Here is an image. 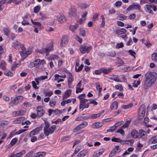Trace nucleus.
<instances>
[{"label": "nucleus", "mask_w": 157, "mask_h": 157, "mask_svg": "<svg viewBox=\"0 0 157 157\" xmlns=\"http://www.w3.org/2000/svg\"><path fill=\"white\" fill-rule=\"evenodd\" d=\"M15 116H22L25 114V112L24 110L17 111L14 112Z\"/></svg>", "instance_id": "obj_27"}, {"label": "nucleus", "mask_w": 157, "mask_h": 157, "mask_svg": "<svg viewBox=\"0 0 157 157\" xmlns=\"http://www.w3.org/2000/svg\"><path fill=\"white\" fill-rule=\"evenodd\" d=\"M46 64V62L44 59L40 60L39 59H35L33 62L30 63V65L32 67L40 66L41 65H44Z\"/></svg>", "instance_id": "obj_5"}, {"label": "nucleus", "mask_w": 157, "mask_h": 157, "mask_svg": "<svg viewBox=\"0 0 157 157\" xmlns=\"http://www.w3.org/2000/svg\"><path fill=\"white\" fill-rule=\"evenodd\" d=\"M88 123L86 121H84L82 123L77 126L73 130L74 132H76L86 127L88 125Z\"/></svg>", "instance_id": "obj_8"}, {"label": "nucleus", "mask_w": 157, "mask_h": 157, "mask_svg": "<svg viewBox=\"0 0 157 157\" xmlns=\"http://www.w3.org/2000/svg\"><path fill=\"white\" fill-rule=\"evenodd\" d=\"M117 63L121 65H122L124 64V62L120 58H117Z\"/></svg>", "instance_id": "obj_55"}, {"label": "nucleus", "mask_w": 157, "mask_h": 157, "mask_svg": "<svg viewBox=\"0 0 157 157\" xmlns=\"http://www.w3.org/2000/svg\"><path fill=\"white\" fill-rule=\"evenodd\" d=\"M22 46H24L23 45L21 44V43L18 41H16L13 43L12 46L14 48L18 49L20 48H21Z\"/></svg>", "instance_id": "obj_17"}, {"label": "nucleus", "mask_w": 157, "mask_h": 157, "mask_svg": "<svg viewBox=\"0 0 157 157\" xmlns=\"http://www.w3.org/2000/svg\"><path fill=\"white\" fill-rule=\"evenodd\" d=\"M81 150V149L80 148V147H77L75 149V150L74 151V153H73V155H72L71 157H73V156H74V155H75L80 150Z\"/></svg>", "instance_id": "obj_44"}, {"label": "nucleus", "mask_w": 157, "mask_h": 157, "mask_svg": "<svg viewBox=\"0 0 157 157\" xmlns=\"http://www.w3.org/2000/svg\"><path fill=\"white\" fill-rule=\"evenodd\" d=\"M45 126L44 128V133L45 136H48L50 134H52L56 129V126L53 125L50 127L49 123L46 120H44Z\"/></svg>", "instance_id": "obj_1"}, {"label": "nucleus", "mask_w": 157, "mask_h": 157, "mask_svg": "<svg viewBox=\"0 0 157 157\" xmlns=\"http://www.w3.org/2000/svg\"><path fill=\"white\" fill-rule=\"evenodd\" d=\"M87 152V150L84 149L80 151L77 156L78 157H84Z\"/></svg>", "instance_id": "obj_23"}, {"label": "nucleus", "mask_w": 157, "mask_h": 157, "mask_svg": "<svg viewBox=\"0 0 157 157\" xmlns=\"http://www.w3.org/2000/svg\"><path fill=\"white\" fill-rule=\"evenodd\" d=\"M117 17L118 19L120 20H126L127 19V17L122 14H120L118 15Z\"/></svg>", "instance_id": "obj_32"}, {"label": "nucleus", "mask_w": 157, "mask_h": 157, "mask_svg": "<svg viewBox=\"0 0 157 157\" xmlns=\"http://www.w3.org/2000/svg\"><path fill=\"white\" fill-rule=\"evenodd\" d=\"M118 127V125H117V123H115V124L111 127L109 129H108L107 130V132H113L116 128Z\"/></svg>", "instance_id": "obj_29"}, {"label": "nucleus", "mask_w": 157, "mask_h": 157, "mask_svg": "<svg viewBox=\"0 0 157 157\" xmlns=\"http://www.w3.org/2000/svg\"><path fill=\"white\" fill-rule=\"evenodd\" d=\"M24 118V117H19L15 120L14 121L16 122V123L19 124L20 123L21 121Z\"/></svg>", "instance_id": "obj_45"}, {"label": "nucleus", "mask_w": 157, "mask_h": 157, "mask_svg": "<svg viewBox=\"0 0 157 157\" xmlns=\"http://www.w3.org/2000/svg\"><path fill=\"white\" fill-rule=\"evenodd\" d=\"M154 83L146 79L143 86L144 88L146 89H148Z\"/></svg>", "instance_id": "obj_16"}, {"label": "nucleus", "mask_w": 157, "mask_h": 157, "mask_svg": "<svg viewBox=\"0 0 157 157\" xmlns=\"http://www.w3.org/2000/svg\"><path fill=\"white\" fill-rule=\"evenodd\" d=\"M145 113V106L144 105L142 104L140 107L139 109V114L138 116L139 120L142 119L144 116Z\"/></svg>", "instance_id": "obj_7"}, {"label": "nucleus", "mask_w": 157, "mask_h": 157, "mask_svg": "<svg viewBox=\"0 0 157 157\" xmlns=\"http://www.w3.org/2000/svg\"><path fill=\"white\" fill-rule=\"evenodd\" d=\"M68 82H72L74 80L73 77L71 72H69L68 75Z\"/></svg>", "instance_id": "obj_34"}, {"label": "nucleus", "mask_w": 157, "mask_h": 157, "mask_svg": "<svg viewBox=\"0 0 157 157\" xmlns=\"http://www.w3.org/2000/svg\"><path fill=\"white\" fill-rule=\"evenodd\" d=\"M79 33L83 37H85L86 36L85 31L83 29H80Z\"/></svg>", "instance_id": "obj_48"}, {"label": "nucleus", "mask_w": 157, "mask_h": 157, "mask_svg": "<svg viewBox=\"0 0 157 157\" xmlns=\"http://www.w3.org/2000/svg\"><path fill=\"white\" fill-rule=\"evenodd\" d=\"M53 49V44H48L46 46V48L45 49L42 48L39 50V53L41 54H43L45 53L46 55L48 56V53L51 51H52Z\"/></svg>", "instance_id": "obj_3"}, {"label": "nucleus", "mask_w": 157, "mask_h": 157, "mask_svg": "<svg viewBox=\"0 0 157 157\" xmlns=\"http://www.w3.org/2000/svg\"><path fill=\"white\" fill-rule=\"evenodd\" d=\"M26 151L25 150H22L21 151L15 154L14 153L8 156V157H21L23 155L25 154Z\"/></svg>", "instance_id": "obj_11"}, {"label": "nucleus", "mask_w": 157, "mask_h": 157, "mask_svg": "<svg viewBox=\"0 0 157 157\" xmlns=\"http://www.w3.org/2000/svg\"><path fill=\"white\" fill-rule=\"evenodd\" d=\"M146 79L154 82L156 80L157 75L155 72L148 71L145 75Z\"/></svg>", "instance_id": "obj_2"}, {"label": "nucleus", "mask_w": 157, "mask_h": 157, "mask_svg": "<svg viewBox=\"0 0 157 157\" xmlns=\"http://www.w3.org/2000/svg\"><path fill=\"white\" fill-rule=\"evenodd\" d=\"M157 57V53L154 52L152 55L151 59L154 61H156V58Z\"/></svg>", "instance_id": "obj_49"}, {"label": "nucleus", "mask_w": 157, "mask_h": 157, "mask_svg": "<svg viewBox=\"0 0 157 157\" xmlns=\"http://www.w3.org/2000/svg\"><path fill=\"white\" fill-rule=\"evenodd\" d=\"M37 108V116L38 117H40L44 115L45 112V111L41 106H38Z\"/></svg>", "instance_id": "obj_13"}, {"label": "nucleus", "mask_w": 157, "mask_h": 157, "mask_svg": "<svg viewBox=\"0 0 157 157\" xmlns=\"http://www.w3.org/2000/svg\"><path fill=\"white\" fill-rule=\"evenodd\" d=\"M102 72V71L101 70V68L99 70H96L94 71L95 74L97 75H101Z\"/></svg>", "instance_id": "obj_57"}, {"label": "nucleus", "mask_w": 157, "mask_h": 157, "mask_svg": "<svg viewBox=\"0 0 157 157\" xmlns=\"http://www.w3.org/2000/svg\"><path fill=\"white\" fill-rule=\"evenodd\" d=\"M6 62L4 61H2L1 62L0 67L3 70H5L6 69Z\"/></svg>", "instance_id": "obj_41"}, {"label": "nucleus", "mask_w": 157, "mask_h": 157, "mask_svg": "<svg viewBox=\"0 0 157 157\" xmlns=\"http://www.w3.org/2000/svg\"><path fill=\"white\" fill-rule=\"evenodd\" d=\"M140 6L138 4L136 3H133L132 5H130L127 8V10L129 11L132 9H136L140 10Z\"/></svg>", "instance_id": "obj_14"}, {"label": "nucleus", "mask_w": 157, "mask_h": 157, "mask_svg": "<svg viewBox=\"0 0 157 157\" xmlns=\"http://www.w3.org/2000/svg\"><path fill=\"white\" fill-rule=\"evenodd\" d=\"M4 74L7 76L12 77L13 75V74L11 71L9 70H7L4 72Z\"/></svg>", "instance_id": "obj_37"}, {"label": "nucleus", "mask_w": 157, "mask_h": 157, "mask_svg": "<svg viewBox=\"0 0 157 157\" xmlns=\"http://www.w3.org/2000/svg\"><path fill=\"white\" fill-rule=\"evenodd\" d=\"M40 19L42 20H44L46 17V15L45 14L42 13L41 12L40 13Z\"/></svg>", "instance_id": "obj_59"}, {"label": "nucleus", "mask_w": 157, "mask_h": 157, "mask_svg": "<svg viewBox=\"0 0 157 157\" xmlns=\"http://www.w3.org/2000/svg\"><path fill=\"white\" fill-rule=\"evenodd\" d=\"M33 154V151H31L29 152L25 157H34L32 156Z\"/></svg>", "instance_id": "obj_63"}, {"label": "nucleus", "mask_w": 157, "mask_h": 157, "mask_svg": "<svg viewBox=\"0 0 157 157\" xmlns=\"http://www.w3.org/2000/svg\"><path fill=\"white\" fill-rule=\"evenodd\" d=\"M118 103L117 101H114L110 105V109L112 110H115L117 108Z\"/></svg>", "instance_id": "obj_25"}, {"label": "nucleus", "mask_w": 157, "mask_h": 157, "mask_svg": "<svg viewBox=\"0 0 157 157\" xmlns=\"http://www.w3.org/2000/svg\"><path fill=\"white\" fill-rule=\"evenodd\" d=\"M116 132L117 133H120L122 135H124V132L122 128H121L119 129H118Z\"/></svg>", "instance_id": "obj_51"}, {"label": "nucleus", "mask_w": 157, "mask_h": 157, "mask_svg": "<svg viewBox=\"0 0 157 157\" xmlns=\"http://www.w3.org/2000/svg\"><path fill=\"white\" fill-rule=\"evenodd\" d=\"M68 42V37L67 36L64 35L62 38L60 46L61 47H64L66 45Z\"/></svg>", "instance_id": "obj_12"}, {"label": "nucleus", "mask_w": 157, "mask_h": 157, "mask_svg": "<svg viewBox=\"0 0 157 157\" xmlns=\"http://www.w3.org/2000/svg\"><path fill=\"white\" fill-rule=\"evenodd\" d=\"M126 30L123 28H122L120 29L117 30L115 32V33L117 35L122 34L126 33Z\"/></svg>", "instance_id": "obj_26"}, {"label": "nucleus", "mask_w": 157, "mask_h": 157, "mask_svg": "<svg viewBox=\"0 0 157 157\" xmlns=\"http://www.w3.org/2000/svg\"><path fill=\"white\" fill-rule=\"evenodd\" d=\"M122 2L121 1H117L115 3V6L116 7H119L122 5Z\"/></svg>", "instance_id": "obj_52"}, {"label": "nucleus", "mask_w": 157, "mask_h": 157, "mask_svg": "<svg viewBox=\"0 0 157 157\" xmlns=\"http://www.w3.org/2000/svg\"><path fill=\"white\" fill-rule=\"evenodd\" d=\"M113 69V68H109L107 69H105V68H101V70L102 71V72L105 74H108L109 73L111 72L112 70Z\"/></svg>", "instance_id": "obj_22"}, {"label": "nucleus", "mask_w": 157, "mask_h": 157, "mask_svg": "<svg viewBox=\"0 0 157 157\" xmlns=\"http://www.w3.org/2000/svg\"><path fill=\"white\" fill-rule=\"evenodd\" d=\"M84 67V65L81 64L80 66L79 65V62L76 61L75 62V70L76 72H78L81 71Z\"/></svg>", "instance_id": "obj_18"}, {"label": "nucleus", "mask_w": 157, "mask_h": 157, "mask_svg": "<svg viewBox=\"0 0 157 157\" xmlns=\"http://www.w3.org/2000/svg\"><path fill=\"white\" fill-rule=\"evenodd\" d=\"M17 138H14L10 142V144L11 145H14L17 142Z\"/></svg>", "instance_id": "obj_47"}, {"label": "nucleus", "mask_w": 157, "mask_h": 157, "mask_svg": "<svg viewBox=\"0 0 157 157\" xmlns=\"http://www.w3.org/2000/svg\"><path fill=\"white\" fill-rule=\"evenodd\" d=\"M46 154L45 151L40 152L36 153L34 157H44Z\"/></svg>", "instance_id": "obj_31"}, {"label": "nucleus", "mask_w": 157, "mask_h": 157, "mask_svg": "<svg viewBox=\"0 0 157 157\" xmlns=\"http://www.w3.org/2000/svg\"><path fill=\"white\" fill-rule=\"evenodd\" d=\"M76 14V10L75 8H71L70 10L69 13V16L70 17H75Z\"/></svg>", "instance_id": "obj_19"}, {"label": "nucleus", "mask_w": 157, "mask_h": 157, "mask_svg": "<svg viewBox=\"0 0 157 157\" xmlns=\"http://www.w3.org/2000/svg\"><path fill=\"white\" fill-rule=\"evenodd\" d=\"M115 87L116 89L120 91H121L123 90V87L121 84L116 85L115 86Z\"/></svg>", "instance_id": "obj_39"}, {"label": "nucleus", "mask_w": 157, "mask_h": 157, "mask_svg": "<svg viewBox=\"0 0 157 157\" xmlns=\"http://www.w3.org/2000/svg\"><path fill=\"white\" fill-rule=\"evenodd\" d=\"M22 46L21 48L22 51L20 52V55L23 59H24L27 57L26 51L24 46Z\"/></svg>", "instance_id": "obj_15"}, {"label": "nucleus", "mask_w": 157, "mask_h": 157, "mask_svg": "<svg viewBox=\"0 0 157 157\" xmlns=\"http://www.w3.org/2000/svg\"><path fill=\"white\" fill-rule=\"evenodd\" d=\"M16 100L17 99L15 98L14 99L11 101L10 103V105L12 106L13 107L16 106L18 104Z\"/></svg>", "instance_id": "obj_38"}, {"label": "nucleus", "mask_w": 157, "mask_h": 157, "mask_svg": "<svg viewBox=\"0 0 157 157\" xmlns=\"http://www.w3.org/2000/svg\"><path fill=\"white\" fill-rule=\"evenodd\" d=\"M117 153L115 151H114L113 149L109 153V157H113V156L116 155Z\"/></svg>", "instance_id": "obj_50"}, {"label": "nucleus", "mask_w": 157, "mask_h": 157, "mask_svg": "<svg viewBox=\"0 0 157 157\" xmlns=\"http://www.w3.org/2000/svg\"><path fill=\"white\" fill-rule=\"evenodd\" d=\"M157 143V139L155 136L151 137L149 140V144H155Z\"/></svg>", "instance_id": "obj_24"}, {"label": "nucleus", "mask_w": 157, "mask_h": 157, "mask_svg": "<svg viewBox=\"0 0 157 157\" xmlns=\"http://www.w3.org/2000/svg\"><path fill=\"white\" fill-rule=\"evenodd\" d=\"M133 106V104L132 103L130 104L127 105H124L122 106L123 109H128Z\"/></svg>", "instance_id": "obj_40"}, {"label": "nucleus", "mask_w": 157, "mask_h": 157, "mask_svg": "<svg viewBox=\"0 0 157 157\" xmlns=\"http://www.w3.org/2000/svg\"><path fill=\"white\" fill-rule=\"evenodd\" d=\"M128 53L131 56H133L134 58H136L135 55H136V54L135 52L131 50H129L128 51Z\"/></svg>", "instance_id": "obj_54"}, {"label": "nucleus", "mask_w": 157, "mask_h": 157, "mask_svg": "<svg viewBox=\"0 0 157 157\" xmlns=\"http://www.w3.org/2000/svg\"><path fill=\"white\" fill-rule=\"evenodd\" d=\"M121 139L119 138H112L111 140L113 142H120Z\"/></svg>", "instance_id": "obj_56"}, {"label": "nucleus", "mask_w": 157, "mask_h": 157, "mask_svg": "<svg viewBox=\"0 0 157 157\" xmlns=\"http://www.w3.org/2000/svg\"><path fill=\"white\" fill-rule=\"evenodd\" d=\"M56 101L52 100H50L49 101V104L51 107H53L56 104Z\"/></svg>", "instance_id": "obj_60"}, {"label": "nucleus", "mask_w": 157, "mask_h": 157, "mask_svg": "<svg viewBox=\"0 0 157 157\" xmlns=\"http://www.w3.org/2000/svg\"><path fill=\"white\" fill-rule=\"evenodd\" d=\"M42 127H38L32 130L29 134V137H31L33 136L36 135L39 133V132L42 130Z\"/></svg>", "instance_id": "obj_10"}, {"label": "nucleus", "mask_w": 157, "mask_h": 157, "mask_svg": "<svg viewBox=\"0 0 157 157\" xmlns=\"http://www.w3.org/2000/svg\"><path fill=\"white\" fill-rule=\"evenodd\" d=\"M16 129H15L13 131L11 132L9 135V136L8 138V139H10L14 135H16Z\"/></svg>", "instance_id": "obj_46"}, {"label": "nucleus", "mask_w": 157, "mask_h": 157, "mask_svg": "<svg viewBox=\"0 0 157 157\" xmlns=\"http://www.w3.org/2000/svg\"><path fill=\"white\" fill-rule=\"evenodd\" d=\"M86 97V95L85 94H83L80 95L78 96V98H79L80 100H81L83 99L84 98Z\"/></svg>", "instance_id": "obj_62"}, {"label": "nucleus", "mask_w": 157, "mask_h": 157, "mask_svg": "<svg viewBox=\"0 0 157 157\" xmlns=\"http://www.w3.org/2000/svg\"><path fill=\"white\" fill-rule=\"evenodd\" d=\"M40 7L39 6H36L34 8V13H37L40 10Z\"/></svg>", "instance_id": "obj_53"}, {"label": "nucleus", "mask_w": 157, "mask_h": 157, "mask_svg": "<svg viewBox=\"0 0 157 157\" xmlns=\"http://www.w3.org/2000/svg\"><path fill=\"white\" fill-rule=\"evenodd\" d=\"M92 49V46H86L85 45H81L79 48V50L80 52L82 54L85 53H89Z\"/></svg>", "instance_id": "obj_6"}, {"label": "nucleus", "mask_w": 157, "mask_h": 157, "mask_svg": "<svg viewBox=\"0 0 157 157\" xmlns=\"http://www.w3.org/2000/svg\"><path fill=\"white\" fill-rule=\"evenodd\" d=\"M146 133L145 131L142 129L140 130L138 136V137L137 138L142 139L143 140H145L147 137V135L146 134Z\"/></svg>", "instance_id": "obj_9"}, {"label": "nucleus", "mask_w": 157, "mask_h": 157, "mask_svg": "<svg viewBox=\"0 0 157 157\" xmlns=\"http://www.w3.org/2000/svg\"><path fill=\"white\" fill-rule=\"evenodd\" d=\"M101 17L102 19V22L100 26L101 27H104L105 25V19L103 15L101 16Z\"/></svg>", "instance_id": "obj_42"}, {"label": "nucleus", "mask_w": 157, "mask_h": 157, "mask_svg": "<svg viewBox=\"0 0 157 157\" xmlns=\"http://www.w3.org/2000/svg\"><path fill=\"white\" fill-rule=\"evenodd\" d=\"M10 122L8 121L2 120L0 121V128H3L5 126L8 125Z\"/></svg>", "instance_id": "obj_21"}, {"label": "nucleus", "mask_w": 157, "mask_h": 157, "mask_svg": "<svg viewBox=\"0 0 157 157\" xmlns=\"http://www.w3.org/2000/svg\"><path fill=\"white\" fill-rule=\"evenodd\" d=\"M93 128H100L102 126V123L101 122H96L93 124Z\"/></svg>", "instance_id": "obj_33"}, {"label": "nucleus", "mask_w": 157, "mask_h": 157, "mask_svg": "<svg viewBox=\"0 0 157 157\" xmlns=\"http://www.w3.org/2000/svg\"><path fill=\"white\" fill-rule=\"evenodd\" d=\"M57 20L61 23H63L66 21V19L65 17L62 15L57 17Z\"/></svg>", "instance_id": "obj_28"}, {"label": "nucleus", "mask_w": 157, "mask_h": 157, "mask_svg": "<svg viewBox=\"0 0 157 157\" xmlns=\"http://www.w3.org/2000/svg\"><path fill=\"white\" fill-rule=\"evenodd\" d=\"M131 134L132 137L134 138L137 139L138 137V132L135 129H133L132 130Z\"/></svg>", "instance_id": "obj_20"}, {"label": "nucleus", "mask_w": 157, "mask_h": 157, "mask_svg": "<svg viewBox=\"0 0 157 157\" xmlns=\"http://www.w3.org/2000/svg\"><path fill=\"white\" fill-rule=\"evenodd\" d=\"M78 26V25L77 26L74 25H71L69 27V29L72 32H74L75 30L77 28Z\"/></svg>", "instance_id": "obj_43"}, {"label": "nucleus", "mask_w": 157, "mask_h": 157, "mask_svg": "<svg viewBox=\"0 0 157 157\" xmlns=\"http://www.w3.org/2000/svg\"><path fill=\"white\" fill-rule=\"evenodd\" d=\"M31 22L34 25L33 27L34 28V32L36 33H38V30L43 29L44 28L43 26L41 23L39 22H34L31 19Z\"/></svg>", "instance_id": "obj_4"}, {"label": "nucleus", "mask_w": 157, "mask_h": 157, "mask_svg": "<svg viewBox=\"0 0 157 157\" xmlns=\"http://www.w3.org/2000/svg\"><path fill=\"white\" fill-rule=\"evenodd\" d=\"M53 94L52 91H50L49 92H46L44 93V94L46 96H51Z\"/></svg>", "instance_id": "obj_61"}, {"label": "nucleus", "mask_w": 157, "mask_h": 157, "mask_svg": "<svg viewBox=\"0 0 157 157\" xmlns=\"http://www.w3.org/2000/svg\"><path fill=\"white\" fill-rule=\"evenodd\" d=\"M98 14L97 13H95L93 16V20L94 21H95L97 20L98 18Z\"/></svg>", "instance_id": "obj_64"}, {"label": "nucleus", "mask_w": 157, "mask_h": 157, "mask_svg": "<svg viewBox=\"0 0 157 157\" xmlns=\"http://www.w3.org/2000/svg\"><path fill=\"white\" fill-rule=\"evenodd\" d=\"M32 84L33 87L35 89H39V87L37 86H36V84L35 83L34 81H32Z\"/></svg>", "instance_id": "obj_58"}, {"label": "nucleus", "mask_w": 157, "mask_h": 157, "mask_svg": "<svg viewBox=\"0 0 157 157\" xmlns=\"http://www.w3.org/2000/svg\"><path fill=\"white\" fill-rule=\"evenodd\" d=\"M4 32L5 34L8 36L10 32V29L9 28H5L3 29Z\"/></svg>", "instance_id": "obj_36"}, {"label": "nucleus", "mask_w": 157, "mask_h": 157, "mask_svg": "<svg viewBox=\"0 0 157 157\" xmlns=\"http://www.w3.org/2000/svg\"><path fill=\"white\" fill-rule=\"evenodd\" d=\"M102 114V113H98L96 114H92L90 117V118L92 119H96L100 117Z\"/></svg>", "instance_id": "obj_35"}, {"label": "nucleus", "mask_w": 157, "mask_h": 157, "mask_svg": "<svg viewBox=\"0 0 157 157\" xmlns=\"http://www.w3.org/2000/svg\"><path fill=\"white\" fill-rule=\"evenodd\" d=\"M71 90L70 89L67 90L65 93V95L63 97V99L69 97L71 94Z\"/></svg>", "instance_id": "obj_30"}]
</instances>
